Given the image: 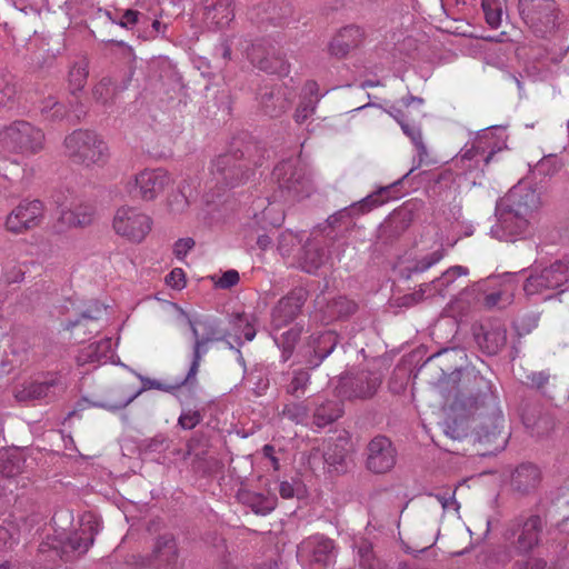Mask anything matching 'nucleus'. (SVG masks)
<instances>
[{
	"label": "nucleus",
	"mask_w": 569,
	"mask_h": 569,
	"mask_svg": "<svg viewBox=\"0 0 569 569\" xmlns=\"http://www.w3.org/2000/svg\"><path fill=\"white\" fill-rule=\"evenodd\" d=\"M540 207V196L527 181H520L496 204L497 222L491 227L493 238L516 241L529 233L530 221Z\"/></svg>",
	"instance_id": "1"
},
{
	"label": "nucleus",
	"mask_w": 569,
	"mask_h": 569,
	"mask_svg": "<svg viewBox=\"0 0 569 569\" xmlns=\"http://www.w3.org/2000/svg\"><path fill=\"white\" fill-rule=\"evenodd\" d=\"M390 116L400 124L403 133L411 140L412 144L415 146L417 150L418 156V162L416 166H413L408 173H406L401 179L398 181L381 187L379 190L372 192L371 194L367 196L363 200H361L358 203H355L351 206V210H358L361 213H365L367 211H370L373 208H377L387 201L391 199H398L400 194H392V192L397 189L398 186L402 183V181L417 168H419L428 158V150L426 144L422 140V133L419 126L415 123H409L405 119L403 111L399 109H392L390 111Z\"/></svg>",
	"instance_id": "2"
},
{
	"label": "nucleus",
	"mask_w": 569,
	"mask_h": 569,
	"mask_svg": "<svg viewBox=\"0 0 569 569\" xmlns=\"http://www.w3.org/2000/svg\"><path fill=\"white\" fill-rule=\"evenodd\" d=\"M523 291L528 297H550L551 292L569 281V254L556 259L547 267L533 264L522 270Z\"/></svg>",
	"instance_id": "3"
},
{
	"label": "nucleus",
	"mask_w": 569,
	"mask_h": 569,
	"mask_svg": "<svg viewBox=\"0 0 569 569\" xmlns=\"http://www.w3.org/2000/svg\"><path fill=\"white\" fill-rule=\"evenodd\" d=\"M64 153L87 168L103 167L110 157L107 142L94 131L74 130L66 137Z\"/></svg>",
	"instance_id": "4"
},
{
	"label": "nucleus",
	"mask_w": 569,
	"mask_h": 569,
	"mask_svg": "<svg viewBox=\"0 0 569 569\" xmlns=\"http://www.w3.org/2000/svg\"><path fill=\"white\" fill-rule=\"evenodd\" d=\"M272 180L278 189L272 196V203L278 201H296L310 196L311 182L300 167L298 158L279 162L272 171Z\"/></svg>",
	"instance_id": "5"
},
{
	"label": "nucleus",
	"mask_w": 569,
	"mask_h": 569,
	"mask_svg": "<svg viewBox=\"0 0 569 569\" xmlns=\"http://www.w3.org/2000/svg\"><path fill=\"white\" fill-rule=\"evenodd\" d=\"M0 143L12 152L34 154L43 148L44 133L30 122L18 120L0 131Z\"/></svg>",
	"instance_id": "6"
},
{
	"label": "nucleus",
	"mask_w": 569,
	"mask_h": 569,
	"mask_svg": "<svg viewBox=\"0 0 569 569\" xmlns=\"http://www.w3.org/2000/svg\"><path fill=\"white\" fill-rule=\"evenodd\" d=\"M177 323L180 327H189L194 338L193 359L184 379V382H188L196 379L201 358L207 352V343L214 340H220L222 337L218 336L214 322L209 320L193 319L182 309L178 308Z\"/></svg>",
	"instance_id": "7"
},
{
	"label": "nucleus",
	"mask_w": 569,
	"mask_h": 569,
	"mask_svg": "<svg viewBox=\"0 0 569 569\" xmlns=\"http://www.w3.org/2000/svg\"><path fill=\"white\" fill-rule=\"evenodd\" d=\"M152 228V219L137 207H119L112 219L113 231L131 242H141Z\"/></svg>",
	"instance_id": "8"
},
{
	"label": "nucleus",
	"mask_w": 569,
	"mask_h": 569,
	"mask_svg": "<svg viewBox=\"0 0 569 569\" xmlns=\"http://www.w3.org/2000/svg\"><path fill=\"white\" fill-rule=\"evenodd\" d=\"M519 13L527 27L539 37L550 34L557 27L553 0H519Z\"/></svg>",
	"instance_id": "9"
},
{
	"label": "nucleus",
	"mask_w": 569,
	"mask_h": 569,
	"mask_svg": "<svg viewBox=\"0 0 569 569\" xmlns=\"http://www.w3.org/2000/svg\"><path fill=\"white\" fill-rule=\"evenodd\" d=\"M506 130L501 126H493L481 130L470 148L467 146L462 149L460 161L475 160L478 164L480 161L487 164L491 157L507 147Z\"/></svg>",
	"instance_id": "10"
},
{
	"label": "nucleus",
	"mask_w": 569,
	"mask_h": 569,
	"mask_svg": "<svg viewBox=\"0 0 569 569\" xmlns=\"http://www.w3.org/2000/svg\"><path fill=\"white\" fill-rule=\"evenodd\" d=\"M298 559L307 569H329L336 560L335 543L323 536H311L299 545Z\"/></svg>",
	"instance_id": "11"
},
{
	"label": "nucleus",
	"mask_w": 569,
	"mask_h": 569,
	"mask_svg": "<svg viewBox=\"0 0 569 569\" xmlns=\"http://www.w3.org/2000/svg\"><path fill=\"white\" fill-rule=\"evenodd\" d=\"M171 183L170 174L162 168L143 169L126 182V190L143 201L154 200Z\"/></svg>",
	"instance_id": "12"
},
{
	"label": "nucleus",
	"mask_w": 569,
	"mask_h": 569,
	"mask_svg": "<svg viewBox=\"0 0 569 569\" xmlns=\"http://www.w3.org/2000/svg\"><path fill=\"white\" fill-rule=\"evenodd\" d=\"M380 383V376L372 372H360L353 377L342 376L336 390L341 399H367L377 392Z\"/></svg>",
	"instance_id": "13"
},
{
	"label": "nucleus",
	"mask_w": 569,
	"mask_h": 569,
	"mask_svg": "<svg viewBox=\"0 0 569 569\" xmlns=\"http://www.w3.org/2000/svg\"><path fill=\"white\" fill-rule=\"evenodd\" d=\"M43 217V204L39 200L19 203L7 217L6 229L13 233H21L37 227Z\"/></svg>",
	"instance_id": "14"
},
{
	"label": "nucleus",
	"mask_w": 569,
	"mask_h": 569,
	"mask_svg": "<svg viewBox=\"0 0 569 569\" xmlns=\"http://www.w3.org/2000/svg\"><path fill=\"white\" fill-rule=\"evenodd\" d=\"M336 345L337 336L332 331L313 335L308 346L300 350V361L310 368H317L333 351Z\"/></svg>",
	"instance_id": "15"
},
{
	"label": "nucleus",
	"mask_w": 569,
	"mask_h": 569,
	"mask_svg": "<svg viewBox=\"0 0 569 569\" xmlns=\"http://www.w3.org/2000/svg\"><path fill=\"white\" fill-rule=\"evenodd\" d=\"M201 6L209 29L223 30L234 20V0H201Z\"/></svg>",
	"instance_id": "16"
},
{
	"label": "nucleus",
	"mask_w": 569,
	"mask_h": 569,
	"mask_svg": "<svg viewBox=\"0 0 569 569\" xmlns=\"http://www.w3.org/2000/svg\"><path fill=\"white\" fill-rule=\"evenodd\" d=\"M396 450L386 437H376L368 445L367 467L376 473H383L393 468Z\"/></svg>",
	"instance_id": "17"
},
{
	"label": "nucleus",
	"mask_w": 569,
	"mask_h": 569,
	"mask_svg": "<svg viewBox=\"0 0 569 569\" xmlns=\"http://www.w3.org/2000/svg\"><path fill=\"white\" fill-rule=\"evenodd\" d=\"M306 300L307 291L303 288L292 290L274 307L272 311V326L284 328L289 325L300 312Z\"/></svg>",
	"instance_id": "18"
},
{
	"label": "nucleus",
	"mask_w": 569,
	"mask_h": 569,
	"mask_svg": "<svg viewBox=\"0 0 569 569\" xmlns=\"http://www.w3.org/2000/svg\"><path fill=\"white\" fill-rule=\"evenodd\" d=\"M445 257V250L441 246L426 254L416 256L413 258L402 257L396 264V270L406 279L412 276L423 273L440 262Z\"/></svg>",
	"instance_id": "19"
},
{
	"label": "nucleus",
	"mask_w": 569,
	"mask_h": 569,
	"mask_svg": "<svg viewBox=\"0 0 569 569\" xmlns=\"http://www.w3.org/2000/svg\"><path fill=\"white\" fill-rule=\"evenodd\" d=\"M116 347L117 342H113L111 338H102L81 348L77 355V362L84 366L113 361Z\"/></svg>",
	"instance_id": "20"
},
{
	"label": "nucleus",
	"mask_w": 569,
	"mask_h": 569,
	"mask_svg": "<svg viewBox=\"0 0 569 569\" xmlns=\"http://www.w3.org/2000/svg\"><path fill=\"white\" fill-rule=\"evenodd\" d=\"M540 527V518L532 516L511 532L512 537H517L516 548L519 552H527L538 543Z\"/></svg>",
	"instance_id": "21"
},
{
	"label": "nucleus",
	"mask_w": 569,
	"mask_h": 569,
	"mask_svg": "<svg viewBox=\"0 0 569 569\" xmlns=\"http://www.w3.org/2000/svg\"><path fill=\"white\" fill-rule=\"evenodd\" d=\"M104 311L106 310L103 308L97 307L94 315L84 312L81 315L80 319L69 323L67 329L71 331V335L77 342H82L86 340L87 336L97 333L102 328L99 318Z\"/></svg>",
	"instance_id": "22"
},
{
	"label": "nucleus",
	"mask_w": 569,
	"mask_h": 569,
	"mask_svg": "<svg viewBox=\"0 0 569 569\" xmlns=\"http://www.w3.org/2000/svg\"><path fill=\"white\" fill-rule=\"evenodd\" d=\"M239 167L232 154H221L216 158L210 168V172L217 183L233 187L238 179Z\"/></svg>",
	"instance_id": "23"
},
{
	"label": "nucleus",
	"mask_w": 569,
	"mask_h": 569,
	"mask_svg": "<svg viewBox=\"0 0 569 569\" xmlns=\"http://www.w3.org/2000/svg\"><path fill=\"white\" fill-rule=\"evenodd\" d=\"M100 530V520L94 515H86L82 518V533L84 537L74 535L69 538V546L72 550L83 553L93 543V537Z\"/></svg>",
	"instance_id": "24"
},
{
	"label": "nucleus",
	"mask_w": 569,
	"mask_h": 569,
	"mask_svg": "<svg viewBox=\"0 0 569 569\" xmlns=\"http://www.w3.org/2000/svg\"><path fill=\"white\" fill-rule=\"evenodd\" d=\"M361 37L360 28L355 26L346 27L330 42V52L335 56H345L351 48L360 43Z\"/></svg>",
	"instance_id": "25"
},
{
	"label": "nucleus",
	"mask_w": 569,
	"mask_h": 569,
	"mask_svg": "<svg viewBox=\"0 0 569 569\" xmlns=\"http://www.w3.org/2000/svg\"><path fill=\"white\" fill-rule=\"evenodd\" d=\"M154 559L162 569H176L177 545L171 536H162L154 547Z\"/></svg>",
	"instance_id": "26"
},
{
	"label": "nucleus",
	"mask_w": 569,
	"mask_h": 569,
	"mask_svg": "<svg viewBox=\"0 0 569 569\" xmlns=\"http://www.w3.org/2000/svg\"><path fill=\"white\" fill-rule=\"evenodd\" d=\"M93 209L89 204H73L70 208H63L60 212L61 221L69 227H83L91 223Z\"/></svg>",
	"instance_id": "27"
},
{
	"label": "nucleus",
	"mask_w": 569,
	"mask_h": 569,
	"mask_svg": "<svg viewBox=\"0 0 569 569\" xmlns=\"http://www.w3.org/2000/svg\"><path fill=\"white\" fill-rule=\"evenodd\" d=\"M282 329L283 328L272 326L271 336L274 343L281 349L282 359L286 361L292 355L295 343L301 333V328L293 325L288 330Z\"/></svg>",
	"instance_id": "28"
},
{
	"label": "nucleus",
	"mask_w": 569,
	"mask_h": 569,
	"mask_svg": "<svg viewBox=\"0 0 569 569\" xmlns=\"http://www.w3.org/2000/svg\"><path fill=\"white\" fill-rule=\"evenodd\" d=\"M137 377L142 382V387L139 390H137L136 392H133L132 395L127 397L126 399L118 401L117 403H94V406L108 409L110 411H116V410H120V409H123L124 407H127L139 395H141L142 392H144L147 390L158 389V390L168 391L170 389L169 386H166L156 379H150V378L143 377L139 373H137Z\"/></svg>",
	"instance_id": "29"
},
{
	"label": "nucleus",
	"mask_w": 569,
	"mask_h": 569,
	"mask_svg": "<svg viewBox=\"0 0 569 569\" xmlns=\"http://www.w3.org/2000/svg\"><path fill=\"white\" fill-rule=\"evenodd\" d=\"M325 262V252L313 243L308 242L301 249V256L299 258V264L302 270L308 273L317 271Z\"/></svg>",
	"instance_id": "30"
},
{
	"label": "nucleus",
	"mask_w": 569,
	"mask_h": 569,
	"mask_svg": "<svg viewBox=\"0 0 569 569\" xmlns=\"http://www.w3.org/2000/svg\"><path fill=\"white\" fill-rule=\"evenodd\" d=\"M506 330L495 328L477 336L479 347L488 355L497 353L506 343Z\"/></svg>",
	"instance_id": "31"
},
{
	"label": "nucleus",
	"mask_w": 569,
	"mask_h": 569,
	"mask_svg": "<svg viewBox=\"0 0 569 569\" xmlns=\"http://www.w3.org/2000/svg\"><path fill=\"white\" fill-rule=\"evenodd\" d=\"M260 96L261 107L270 117L278 116L289 106L288 99L283 96L280 89H272L270 91L266 90L264 92H261Z\"/></svg>",
	"instance_id": "32"
},
{
	"label": "nucleus",
	"mask_w": 569,
	"mask_h": 569,
	"mask_svg": "<svg viewBox=\"0 0 569 569\" xmlns=\"http://www.w3.org/2000/svg\"><path fill=\"white\" fill-rule=\"evenodd\" d=\"M114 21H118V12L109 9L97 8L92 11L90 16V26L91 31L96 34L98 33L104 39V31L108 28L114 26Z\"/></svg>",
	"instance_id": "33"
},
{
	"label": "nucleus",
	"mask_w": 569,
	"mask_h": 569,
	"mask_svg": "<svg viewBox=\"0 0 569 569\" xmlns=\"http://www.w3.org/2000/svg\"><path fill=\"white\" fill-rule=\"evenodd\" d=\"M310 382V375L305 369H297L289 373V381L286 385V391L293 397H301L305 395L307 387Z\"/></svg>",
	"instance_id": "34"
},
{
	"label": "nucleus",
	"mask_w": 569,
	"mask_h": 569,
	"mask_svg": "<svg viewBox=\"0 0 569 569\" xmlns=\"http://www.w3.org/2000/svg\"><path fill=\"white\" fill-rule=\"evenodd\" d=\"M118 12V21H114V26H119L126 29H132L134 26H142L149 22L150 17L137 9H113Z\"/></svg>",
	"instance_id": "35"
},
{
	"label": "nucleus",
	"mask_w": 569,
	"mask_h": 569,
	"mask_svg": "<svg viewBox=\"0 0 569 569\" xmlns=\"http://www.w3.org/2000/svg\"><path fill=\"white\" fill-rule=\"evenodd\" d=\"M56 386V379L34 381L28 385L20 393L21 399L40 400L49 396L50 390Z\"/></svg>",
	"instance_id": "36"
},
{
	"label": "nucleus",
	"mask_w": 569,
	"mask_h": 569,
	"mask_svg": "<svg viewBox=\"0 0 569 569\" xmlns=\"http://www.w3.org/2000/svg\"><path fill=\"white\" fill-rule=\"evenodd\" d=\"M88 74V62L84 59L77 61L71 66L68 74V81L72 92L83 89Z\"/></svg>",
	"instance_id": "37"
},
{
	"label": "nucleus",
	"mask_w": 569,
	"mask_h": 569,
	"mask_svg": "<svg viewBox=\"0 0 569 569\" xmlns=\"http://www.w3.org/2000/svg\"><path fill=\"white\" fill-rule=\"evenodd\" d=\"M250 59L260 70L268 73L284 74L288 72V66L280 56L272 54L259 60L251 56Z\"/></svg>",
	"instance_id": "38"
},
{
	"label": "nucleus",
	"mask_w": 569,
	"mask_h": 569,
	"mask_svg": "<svg viewBox=\"0 0 569 569\" xmlns=\"http://www.w3.org/2000/svg\"><path fill=\"white\" fill-rule=\"evenodd\" d=\"M341 415V405L336 401H328L316 409L315 418L318 426H326L337 420Z\"/></svg>",
	"instance_id": "39"
},
{
	"label": "nucleus",
	"mask_w": 569,
	"mask_h": 569,
	"mask_svg": "<svg viewBox=\"0 0 569 569\" xmlns=\"http://www.w3.org/2000/svg\"><path fill=\"white\" fill-rule=\"evenodd\" d=\"M481 7L488 26L492 29L500 27L502 22V3L500 0H482Z\"/></svg>",
	"instance_id": "40"
},
{
	"label": "nucleus",
	"mask_w": 569,
	"mask_h": 569,
	"mask_svg": "<svg viewBox=\"0 0 569 569\" xmlns=\"http://www.w3.org/2000/svg\"><path fill=\"white\" fill-rule=\"evenodd\" d=\"M253 318L247 315L239 316L234 322V338L240 339L243 336L246 341H251L256 337V329L252 323Z\"/></svg>",
	"instance_id": "41"
},
{
	"label": "nucleus",
	"mask_w": 569,
	"mask_h": 569,
	"mask_svg": "<svg viewBox=\"0 0 569 569\" xmlns=\"http://www.w3.org/2000/svg\"><path fill=\"white\" fill-rule=\"evenodd\" d=\"M250 506L258 515H268L277 506V497L274 495L256 493L251 497Z\"/></svg>",
	"instance_id": "42"
},
{
	"label": "nucleus",
	"mask_w": 569,
	"mask_h": 569,
	"mask_svg": "<svg viewBox=\"0 0 569 569\" xmlns=\"http://www.w3.org/2000/svg\"><path fill=\"white\" fill-rule=\"evenodd\" d=\"M42 114L50 120H62L68 116V109L64 104L56 101L53 98H49L43 102L41 108Z\"/></svg>",
	"instance_id": "43"
},
{
	"label": "nucleus",
	"mask_w": 569,
	"mask_h": 569,
	"mask_svg": "<svg viewBox=\"0 0 569 569\" xmlns=\"http://www.w3.org/2000/svg\"><path fill=\"white\" fill-rule=\"evenodd\" d=\"M301 242V239L297 233H293L292 231H284L279 237L278 242V250L281 253V256H291L293 253V250L297 246H299Z\"/></svg>",
	"instance_id": "44"
},
{
	"label": "nucleus",
	"mask_w": 569,
	"mask_h": 569,
	"mask_svg": "<svg viewBox=\"0 0 569 569\" xmlns=\"http://www.w3.org/2000/svg\"><path fill=\"white\" fill-rule=\"evenodd\" d=\"M468 269L463 266H453L446 270L439 278H437L439 286L443 288V292L455 282L458 277L467 276Z\"/></svg>",
	"instance_id": "45"
},
{
	"label": "nucleus",
	"mask_w": 569,
	"mask_h": 569,
	"mask_svg": "<svg viewBox=\"0 0 569 569\" xmlns=\"http://www.w3.org/2000/svg\"><path fill=\"white\" fill-rule=\"evenodd\" d=\"M114 86L111 79L103 78L94 88L93 97L98 102L107 103L114 94Z\"/></svg>",
	"instance_id": "46"
},
{
	"label": "nucleus",
	"mask_w": 569,
	"mask_h": 569,
	"mask_svg": "<svg viewBox=\"0 0 569 569\" xmlns=\"http://www.w3.org/2000/svg\"><path fill=\"white\" fill-rule=\"evenodd\" d=\"M283 416L297 423H301L308 417V409L302 403H290L283 408Z\"/></svg>",
	"instance_id": "47"
},
{
	"label": "nucleus",
	"mask_w": 569,
	"mask_h": 569,
	"mask_svg": "<svg viewBox=\"0 0 569 569\" xmlns=\"http://www.w3.org/2000/svg\"><path fill=\"white\" fill-rule=\"evenodd\" d=\"M211 279L216 287L221 288V289H229L239 282L240 277H239V272L237 270L230 269V270H227L226 272H223L222 276H220V277L213 276V277H211Z\"/></svg>",
	"instance_id": "48"
},
{
	"label": "nucleus",
	"mask_w": 569,
	"mask_h": 569,
	"mask_svg": "<svg viewBox=\"0 0 569 569\" xmlns=\"http://www.w3.org/2000/svg\"><path fill=\"white\" fill-rule=\"evenodd\" d=\"M17 97L16 84L7 79H0V107L9 106Z\"/></svg>",
	"instance_id": "49"
},
{
	"label": "nucleus",
	"mask_w": 569,
	"mask_h": 569,
	"mask_svg": "<svg viewBox=\"0 0 569 569\" xmlns=\"http://www.w3.org/2000/svg\"><path fill=\"white\" fill-rule=\"evenodd\" d=\"M340 441L342 442V445L339 446L338 451H335L333 453H331L330 448H328L323 452L325 461L330 466H333V467L340 466V465H342V462L345 460V455H346L345 446L348 443V441L346 439H340ZM336 447L338 448V445Z\"/></svg>",
	"instance_id": "50"
},
{
	"label": "nucleus",
	"mask_w": 569,
	"mask_h": 569,
	"mask_svg": "<svg viewBox=\"0 0 569 569\" xmlns=\"http://www.w3.org/2000/svg\"><path fill=\"white\" fill-rule=\"evenodd\" d=\"M194 244V240L190 237L178 239L173 244V254L177 259L183 260Z\"/></svg>",
	"instance_id": "51"
},
{
	"label": "nucleus",
	"mask_w": 569,
	"mask_h": 569,
	"mask_svg": "<svg viewBox=\"0 0 569 569\" xmlns=\"http://www.w3.org/2000/svg\"><path fill=\"white\" fill-rule=\"evenodd\" d=\"M357 553L360 557V566L372 569V548L367 541H361L357 547Z\"/></svg>",
	"instance_id": "52"
},
{
	"label": "nucleus",
	"mask_w": 569,
	"mask_h": 569,
	"mask_svg": "<svg viewBox=\"0 0 569 569\" xmlns=\"http://www.w3.org/2000/svg\"><path fill=\"white\" fill-rule=\"evenodd\" d=\"M166 282L172 289L181 290L186 287V274L182 269H173L167 277Z\"/></svg>",
	"instance_id": "53"
},
{
	"label": "nucleus",
	"mask_w": 569,
	"mask_h": 569,
	"mask_svg": "<svg viewBox=\"0 0 569 569\" xmlns=\"http://www.w3.org/2000/svg\"><path fill=\"white\" fill-rule=\"evenodd\" d=\"M201 420V416L196 410H186L179 417V425L183 429H192L194 428Z\"/></svg>",
	"instance_id": "54"
},
{
	"label": "nucleus",
	"mask_w": 569,
	"mask_h": 569,
	"mask_svg": "<svg viewBox=\"0 0 569 569\" xmlns=\"http://www.w3.org/2000/svg\"><path fill=\"white\" fill-rule=\"evenodd\" d=\"M421 292L425 293L426 298H432L435 296H445L443 288L439 286L437 279L431 282L420 284Z\"/></svg>",
	"instance_id": "55"
},
{
	"label": "nucleus",
	"mask_w": 569,
	"mask_h": 569,
	"mask_svg": "<svg viewBox=\"0 0 569 569\" xmlns=\"http://www.w3.org/2000/svg\"><path fill=\"white\" fill-rule=\"evenodd\" d=\"M315 112V104L312 102L301 103L295 113V119L298 123L306 121Z\"/></svg>",
	"instance_id": "56"
},
{
	"label": "nucleus",
	"mask_w": 569,
	"mask_h": 569,
	"mask_svg": "<svg viewBox=\"0 0 569 569\" xmlns=\"http://www.w3.org/2000/svg\"><path fill=\"white\" fill-rule=\"evenodd\" d=\"M16 537L17 530L14 528L10 529L6 526H0V547L11 546Z\"/></svg>",
	"instance_id": "57"
},
{
	"label": "nucleus",
	"mask_w": 569,
	"mask_h": 569,
	"mask_svg": "<svg viewBox=\"0 0 569 569\" xmlns=\"http://www.w3.org/2000/svg\"><path fill=\"white\" fill-rule=\"evenodd\" d=\"M216 54L220 56L223 60L228 61L231 59V47L229 40H223L217 48Z\"/></svg>",
	"instance_id": "58"
},
{
	"label": "nucleus",
	"mask_w": 569,
	"mask_h": 569,
	"mask_svg": "<svg viewBox=\"0 0 569 569\" xmlns=\"http://www.w3.org/2000/svg\"><path fill=\"white\" fill-rule=\"evenodd\" d=\"M279 492L283 499H290L295 496L296 489L291 482L282 481L279 486Z\"/></svg>",
	"instance_id": "59"
},
{
	"label": "nucleus",
	"mask_w": 569,
	"mask_h": 569,
	"mask_svg": "<svg viewBox=\"0 0 569 569\" xmlns=\"http://www.w3.org/2000/svg\"><path fill=\"white\" fill-rule=\"evenodd\" d=\"M517 569H548L547 562L542 559L532 558L528 560L523 567H518Z\"/></svg>",
	"instance_id": "60"
},
{
	"label": "nucleus",
	"mask_w": 569,
	"mask_h": 569,
	"mask_svg": "<svg viewBox=\"0 0 569 569\" xmlns=\"http://www.w3.org/2000/svg\"><path fill=\"white\" fill-rule=\"evenodd\" d=\"M151 31L149 32L150 37H156L158 34H163L166 31V24L161 23L158 19H151Z\"/></svg>",
	"instance_id": "61"
},
{
	"label": "nucleus",
	"mask_w": 569,
	"mask_h": 569,
	"mask_svg": "<svg viewBox=\"0 0 569 569\" xmlns=\"http://www.w3.org/2000/svg\"><path fill=\"white\" fill-rule=\"evenodd\" d=\"M177 198V204L173 202L170 203L171 210L174 212L183 211L184 208L188 206V201L183 194H179Z\"/></svg>",
	"instance_id": "62"
},
{
	"label": "nucleus",
	"mask_w": 569,
	"mask_h": 569,
	"mask_svg": "<svg viewBox=\"0 0 569 569\" xmlns=\"http://www.w3.org/2000/svg\"><path fill=\"white\" fill-rule=\"evenodd\" d=\"M505 292L503 291H499V292H495V293H490L486 297V305L488 307H495V306H498L501 301V298H502V295Z\"/></svg>",
	"instance_id": "63"
},
{
	"label": "nucleus",
	"mask_w": 569,
	"mask_h": 569,
	"mask_svg": "<svg viewBox=\"0 0 569 569\" xmlns=\"http://www.w3.org/2000/svg\"><path fill=\"white\" fill-rule=\"evenodd\" d=\"M401 103L406 109H409L413 103L420 108L423 104V100L418 97L409 96L408 98H403Z\"/></svg>",
	"instance_id": "64"
}]
</instances>
